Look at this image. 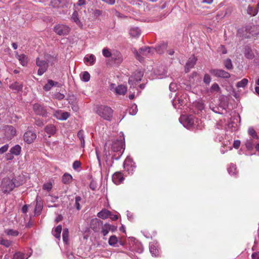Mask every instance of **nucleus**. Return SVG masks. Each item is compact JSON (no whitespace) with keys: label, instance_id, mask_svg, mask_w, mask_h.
Returning a JSON list of instances; mask_svg holds the SVG:
<instances>
[{"label":"nucleus","instance_id":"58836bf2","mask_svg":"<svg viewBox=\"0 0 259 259\" xmlns=\"http://www.w3.org/2000/svg\"><path fill=\"white\" fill-rule=\"evenodd\" d=\"M228 171L230 175L232 176L236 175L237 174L236 165L231 163L229 167L228 168Z\"/></svg>","mask_w":259,"mask_h":259},{"label":"nucleus","instance_id":"49530a36","mask_svg":"<svg viewBox=\"0 0 259 259\" xmlns=\"http://www.w3.org/2000/svg\"><path fill=\"white\" fill-rule=\"evenodd\" d=\"M248 81L246 78H243L241 81H239L237 83V88H244L245 87L248 83Z\"/></svg>","mask_w":259,"mask_h":259},{"label":"nucleus","instance_id":"2f4dec72","mask_svg":"<svg viewBox=\"0 0 259 259\" xmlns=\"http://www.w3.org/2000/svg\"><path fill=\"white\" fill-rule=\"evenodd\" d=\"M72 177L71 175L65 173L62 177V182L65 184H68L71 183Z\"/></svg>","mask_w":259,"mask_h":259},{"label":"nucleus","instance_id":"aec40b11","mask_svg":"<svg viewBox=\"0 0 259 259\" xmlns=\"http://www.w3.org/2000/svg\"><path fill=\"white\" fill-rule=\"evenodd\" d=\"M141 33V29L138 27H133L129 30V33L131 37L134 38L138 37Z\"/></svg>","mask_w":259,"mask_h":259},{"label":"nucleus","instance_id":"c03bdc74","mask_svg":"<svg viewBox=\"0 0 259 259\" xmlns=\"http://www.w3.org/2000/svg\"><path fill=\"white\" fill-rule=\"evenodd\" d=\"M101 224H102V222L97 218H95L91 220V226L93 229H95V227L94 226V225L99 226Z\"/></svg>","mask_w":259,"mask_h":259},{"label":"nucleus","instance_id":"72a5a7b5","mask_svg":"<svg viewBox=\"0 0 259 259\" xmlns=\"http://www.w3.org/2000/svg\"><path fill=\"white\" fill-rule=\"evenodd\" d=\"M77 137L80 140L81 147L82 148H84L85 146L84 132L82 130L79 131V132L77 133Z\"/></svg>","mask_w":259,"mask_h":259},{"label":"nucleus","instance_id":"cd10ccee","mask_svg":"<svg viewBox=\"0 0 259 259\" xmlns=\"http://www.w3.org/2000/svg\"><path fill=\"white\" fill-rule=\"evenodd\" d=\"M149 250L152 255L156 256L157 255H158V250L157 249L156 243H154V242L150 243Z\"/></svg>","mask_w":259,"mask_h":259},{"label":"nucleus","instance_id":"dca6fc26","mask_svg":"<svg viewBox=\"0 0 259 259\" xmlns=\"http://www.w3.org/2000/svg\"><path fill=\"white\" fill-rule=\"evenodd\" d=\"M5 135L8 139H12L16 134V129L12 125H7L5 127Z\"/></svg>","mask_w":259,"mask_h":259},{"label":"nucleus","instance_id":"864d4df0","mask_svg":"<svg viewBox=\"0 0 259 259\" xmlns=\"http://www.w3.org/2000/svg\"><path fill=\"white\" fill-rule=\"evenodd\" d=\"M224 65L227 69H231L232 68V61L230 59H227L224 61Z\"/></svg>","mask_w":259,"mask_h":259},{"label":"nucleus","instance_id":"c756f323","mask_svg":"<svg viewBox=\"0 0 259 259\" xmlns=\"http://www.w3.org/2000/svg\"><path fill=\"white\" fill-rule=\"evenodd\" d=\"M17 58L21 64L25 66L27 64L28 60L27 57L24 54L18 55L17 56Z\"/></svg>","mask_w":259,"mask_h":259},{"label":"nucleus","instance_id":"7c9ffc66","mask_svg":"<svg viewBox=\"0 0 259 259\" xmlns=\"http://www.w3.org/2000/svg\"><path fill=\"white\" fill-rule=\"evenodd\" d=\"M21 151V147L19 145H16L11 148L10 152L12 153L13 155L18 156L19 155Z\"/></svg>","mask_w":259,"mask_h":259},{"label":"nucleus","instance_id":"37998d69","mask_svg":"<svg viewBox=\"0 0 259 259\" xmlns=\"http://www.w3.org/2000/svg\"><path fill=\"white\" fill-rule=\"evenodd\" d=\"M138 111L137 106L134 104H132L128 109V112L130 115H135L136 114Z\"/></svg>","mask_w":259,"mask_h":259},{"label":"nucleus","instance_id":"a19ab883","mask_svg":"<svg viewBox=\"0 0 259 259\" xmlns=\"http://www.w3.org/2000/svg\"><path fill=\"white\" fill-rule=\"evenodd\" d=\"M5 232L6 234L9 236L15 237L19 235V232L16 230L6 229Z\"/></svg>","mask_w":259,"mask_h":259},{"label":"nucleus","instance_id":"09e8293b","mask_svg":"<svg viewBox=\"0 0 259 259\" xmlns=\"http://www.w3.org/2000/svg\"><path fill=\"white\" fill-rule=\"evenodd\" d=\"M68 234H69L68 229L67 228L64 229L63 231L62 237H63V240L64 242H65V243H67L68 241Z\"/></svg>","mask_w":259,"mask_h":259},{"label":"nucleus","instance_id":"4be33fe9","mask_svg":"<svg viewBox=\"0 0 259 259\" xmlns=\"http://www.w3.org/2000/svg\"><path fill=\"white\" fill-rule=\"evenodd\" d=\"M96 57L93 54L86 55L84 58V62L86 64H89L90 65H93L96 62Z\"/></svg>","mask_w":259,"mask_h":259},{"label":"nucleus","instance_id":"680f3d73","mask_svg":"<svg viewBox=\"0 0 259 259\" xmlns=\"http://www.w3.org/2000/svg\"><path fill=\"white\" fill-rule=\"evenodd\" d=\"M218 51L223 54H226L227 53V50L224 47V46L222 45H221V47L219 48Z\"/></svg>","mask_w":259,"mask_h":259},{"label":"nucleus","instance_id":"f8f14e48","mask_svg":"<svg viewBox=\"0 0 259 259\" xmlns=\"http://www.w3.org/2000/svg\"><path fill=\"white\" fill-rule=\"evenodd\" d=\"M36 138V134L31 131L26 132L23 136L24 141L27 144L33 143Z\"/></svg>","mask_w":259,"mask_h":259},{"label":"nucleus","instance_id":"13d9d810","mask_svg":"<svg viewBox=\"0 0 259 259\" xmlns=\"http://www.w3.org/2000/svg\"><path fill=\"white\" fill-rule=\"evenodd\" d=\"M9 148V145L6 144L0 148V154H3L5 153Z\"/></svg>","mask_w":259,"mask_h":259},{"label":"nucleus","instance_id":"4c0bfd02","mask_svg":"<svg viewBox=\"0 0 259 259\" xmlns=\"http://www.w3.org/2000/svg\"><path fill=\"white\" fill-rule=\"evenodd\" d=\"M247 13L251 16H255L258 13V9L257 8H254L250 6H249L248 7L247 10Z\"/></svg>","mask_w":259,"mask_h":259},{"label":"nucleus","instance_id":"a878e982","mask_svg":"<svg viewBox=\"0 0 259 259\" xmlns=\"http://www.w3.org/2000/svg\"><path fill=\"white\" fill-rule=\"evenodd\" d=\"M110 215H111V211L106 209H102L97 214V216L103 220L109 218Z\"/></svg>","mask_w":259,"mask_h":259},{"label":"nucleus","instance_id":"774afa93","mask_svg":"<svg viewBox=\"0 0 259 259\" xmlns=\"http://www.w3.org/2000/svg\"><path fill=\"white\" fill-rule=\"evenodd\" d=\"M12 153H11V152L10 153H8L7 154H6V158L7 160H12L14 158V156L12 155Z\"/></svg>","mask_w":259,"mask_h":259},{"label":"nucleus","instance_id":"c9c22d12","mask_svg":"<svg viewBox=\"0 0 259 259\" xmlns=\"http://www.w3.org/2000/svg\"><path fill=\"white\" fill-rule=\"evenodd\" d=\"M118 242L117 237L115 235H112L109 239L108 243L110 246H116Z\"/></svg>","mask_w":259,"mask_h":259},{"label":"nucleus","instance_id":"9b49d317","mask_svg":"<svg viewBox=\"0 0 259 259\" xmlns=\"http://www.w3.org/2000/svg\"><path fill=\"white\" fill-rule=\"evenodd\" d=\"M209 73L217 77L228 78L230 77V74L223 69H211Z\"/></svg>","mask_w":259,"mask_h":259},{"label":"nucleus","instance_id":"b1692460","mask_svg":"<svg viewBox=\"0 0 259 259\" xmlns=\"http://www.w3.org/2000/svg\"><path fill=\"white\" fill-rule=\"evenodd\" d=\"M45 131L49 135V137H50L56 133V129L54 125L49 124L46 126Z\"/></svg>","mask_w":259,"mask_h":259},{"label":"nucleus","instance_id":"ea45409f","mask_svg":"<svg viewBox=\"0 0 259 259\" xmlns=\"http://www.w3.org/2000/svg\"><path fill=\"white\" fill-rule=\"evenodd\" d=\"M110 227L109 224H105L102 226L101 233L103 236H106L109 231H110Z\"/></svg>","mask_w":259,"mask_h":259},{"label":"nucleus","instance_id":"e433bc0d","mask_svg":"<svg viewBox=\"0 0 259 259\" xmlns=\"http://www.w3.org/2000/svg\"><path fill=\"white\" fill-rule=\"evenodd\" d=\"M245 146L246 148L248 150H251L253 149L254 145V141L251 138L247 139L245 143Z\"/></svg>","mask_w":259,"mask_h":259},{"label":"nucleus","instance_id":"412c9836","mask_svg":"<svg viewBox=\"0 0 259 259\" xmlns=\"http://www.w3.org/2000/svg\"><path fill=\"white\" fill-rule=\"evenodd\" d=\"M196 62V58L194 56L190 57L188 60L186 66L185 70L186 72H188L190 69L193 68Z\"/></svg>","mask_w":259,"mask_h":259},{"label":"nucleus","instance_id":"338daca9","mask_svg":"<svg viewBox=\"0 0 259 259\" xmlns=\"http://www.w3.org/2000/svg\"><path fill=\"white\" fill-rule=\"evenodd\" d=\"M35 124L39 126H41L44 124V123L42 120L40 119H36L35 120Z\"/></svg>","mask_w":259,"mask_h":259},{"label":"nucleus","instance_id":"0eeeda50","mask_svg":"<svg viewBox=\"0 0 259 259\" xmlns=\"http://www.w3.org/2000/svg\"><path fill=\"white\" fill-rule=\"evenodd\" d=\"M109 89L112 92L118 95H124L127 92L126 87L122 84L116 86L115 83H111Z\"/></svg>","mask_w":259,"mask_h":259},{"label":"nucleus","instance_id":"5fc2aeb1","mask_svg":"<svg viewBox=\"0 0 259 259\" xmlns=\"http://www.w3.org/2000/svg\"><path fill=\"white\" fill-rule=\"evenodd\" d=\"M81 200V198L80 196H76L75 197V201L74 206L77 210H79L81 208L80 203H79Z\"/></svg>","mask_w":259,"mask_h":259},{"label":"nucleus","instance_id":"9d476101","mask_svg":"<svg viewBox=\"0 0 259 259\" xmlns=\"http://www.w3.org/2000/svg\"><path fill=\"white\" fill-rule=\"evenodd\" d=\"M36 65L39 67L37 74L39 75H42L47 70L48 67V63L45 60L40 59L37 58L36 59Z\"/></svg>","mask_w":259,"mask_h":259},{"label":"nucleus","instance_id":"20e7f679","mask_svg":"<svg viewBox=\"0 0 259 259\" xmlns=\"http://www.w3.org/2000/svg\"><path fill=\"white\" fill-rule=\"evenodd\" d=\"M156 52L155 49L152 47H144L140 48L139 51L136 50L134 51V53L137 59L140 62L143 61V56L150 57L152 55Z\"/></svg>","mask_w":259,"mask_h":259},{"label":"nucleus","instance_id":"423d86ee","mask_svg":"<svg viewBox=\"0 0 259 259\" xmlns=\"http://www.w3.org/2000/svg\"><path fill=\"white\" fill-rule=\"evenodd\" d=\"M143 76V73L142 71H137L131 76L128 79V83L130 85V88H134L137 83L140 81Z\"/></svg>","mask_w":259,"mask_h":259},{"label":"nucleus","instance_id":"a211bd4d","mask_svg":"<svg viewBox=\"0 0 259 259\" xmlns=\"http://www.w3.org/2000/svg\"><path fill=\"white\" fill-rule=\"evenodd\" d=\"M124 180L122 174L120 172H116L112 176V181L116 185H119Z\"/></svg>","mask_w":259,"mask_h":259},{"label":"nucleus","instance_id":"052dcab7","mask_svg":"<svg viewBox=\"0 0 259 259\" xmlns=\"http://www.w3.org/2000/svg\"><path fill=\"white\" fill-rule=\"evenodd\" d=\"M65 97V96L61 93H58L55 95V98L59 100H62Z\"/></svg>","mask_w":259,"mask_h":259},{"label":"nucleus","instance_id":"6e6552de","mask_svg":"<svg viewBox=\"0 0 259 259\" xmlns=\"http://www.w3.org/2000/svg\"><path fill=\"white\" fill-rule=\"evenodd\" d=\"M54 31L59 35H66L70 31L69 26L64 24H57L54 28Z\"/></svg>","mask_w":259,"mask_h":259},{"label":"nucleus","instance_id":"6ab92c4d","mask_svg":"<svg viewBox=\"0 0 259 259\" xmlns=\"http://www.w3.org/2000/svg\"><path fill=\"white\" fill-rule=\"evenodd\" d=\"M185 104V100L183 98H176L172 100V105L175 108H180Z\"/></svg>","mask_w":259,"mask_h":259},{"label":"nucleus","instance_id":"6e6d98bb","mask_svg":"<svg viewBox=\"0 0 259 259\" xmlns=\"http://www.w3.org/2000/svg\"><path fill=\"white\" fill-rule=\"evenodd\" d=\"M42 188L45 190H47V191H50L52 188V185L51 183H48L44 184Z\"/></svg>","mask_w":259,"mask_h":259},{"label":"nucleus","instance_id":"f3484780","mask_svg":"<svg viewBox=\"0 0 259 259\" xmlns=\"http://www.w3.org/2000/svg\"><path fill=\"white\" fill-rule=\"evenodd\" d=\"M132 239L134 240V244L131 247V250L139 253H142L143 251V247L142 244L134 238H132Z\"/></svg>","mask_w":259,"mask_h":259},{"label":"nucleus","instance_id":"393cba45","mask_svg":"<svg viewBox=\"0 0 259 259\" xmlns=\"http://www.w3.org/2000/svg\"><path fill=\"white\" fill-rule=\"evenodd\" d=\"M32 254V251H31L29 254L25 256V254L21 252H16L12 258V259H27Z\"/></svg>","mask_w":259,"mask_h":259},{"label":"nucleus","instance_id":"39448f33","mask_svg":"<svg viewBox=\"0 0 259 259\" xmlns=\"http://www.w3.org/2000/svg\"><path fill=\"white\" fill-rule=\"evenodd\" d=\"M97 113L104 119L110 121L112 117L113 110L108 106H100L98 107Z\"/></svg>","mask_w":259,"mask_h":259},{"label":"nucleus","instance_id":"8fccbe9b","mask_svg":"<svg viewBox=\"0 0 259 259\" xmlns=\"http://www.w3.org/2000/svg\"><path fill=\"white\" fill-rule=\"evenodd\" d=\"M103 55L106 58L111 57L112 54L108 48H105L102 50Z\"/></svg>","mask_w":259,"mask_h":259},{"label":"nucleus","instance_id":"a18cd8bd","mask_svg":"<svg viewBox=\"0 0 259 259\" xmlns=\"http://www.w3.org/2000/svg\"><path fill=\"white\" fill-rule=\"evenodd\" d=\"M220 90V88L218 83H214L211 86L209 92L211 93L214 92H219Z\"/></svg>","mask_w":259,"mask_h":259},{"label":"nucleus","instance_id":"0e129e2a","mask_svg":"<svg viewBox=\"0 0 259 259\" xmlns=\"http://www.w3.org/2000/svg\"><path fill=\"white\" fill-rule=\"evenodd\" d=\"M102 14V12L99 10H96L94 11L93 14L94 17H97L100 16Z\"/></svg>","mask_w":259,"mask_h":259},{"label":"nucleus","instance_id":"e2e57ef3","mask_svg":"<svg viewBox=\"0 0 259 259\" xmlns=\"http://www.w3.org/2000/svg\"><path fill=\"white\" fill-rule=\"evenodd\" d=\"M240 145V141L239 140H235L233 143V147L235 149H238Z\"/></svg>","mask_w":259,"mask_h":259},{"label":"nucleus","instance_id":"bf43d9fd","mask_svg":"<svg viewBox=\"0 0 259 259\" xmlns=\"http://www.w3.org/2000/svg\"><path fill=\"white\" fill-rule=\"evenodd\" d=\"M169 88L171 91L175 92L178 89V85L175 83L172 82L169 84Z\"/></svg>","mask_w":259,"mask_h":259},{"label":"nucleus","instance_id":"5701e85b","mask_svg":"<svg viewBox=\"0 0 259 259\" xmlns=\"http://www.w3.org/2000/svg\"><path fill=\"white\" fill-rule=\"evenodd\" d=\"M112 59L114 60L117 63H120L122 61V57L121 53L118 51L112 52L111 57Z\"/></svg>","mask_w":259,"mask_h":259},{"label":"nucleus","instance_id":"ddd939ff","mask_svg":"<svg viewBox=\"0 0 259 259\" xmlns=\"http://www.w3.org/2000/svg\"><path fill=\"white\" fill-rule=\"evenodd\" d=\"M54 116L59 120H65L70 117V114L68 112L58 110L54 112Z\"/></svg>","mask_w":259,"mask_h":259},{"label":"nucleus","instance_id":"3c124183","mask_svg":"<svg viewBox=\"0 0 259 259\" xmlns=\"http://www.w3.org/2000/svg\"><path fill=\"white\" fill-rule=\"evenodd\" d=\"M81 79L85 82L89 81L90 79V75L89 73L87 71L83 72L81 76Z\"/></svg>","mask_w":259,"mask_h":259},{"label":"nucleus","instance_id":"7ed1b4c3","mask_svg":"<svg viewBox=\"0 0 259 259\" xmlns=\"http://www.w3.org/2000/svg\"><path fill=\"white\" fill-rule=\"evenodd\" d=\"M180 122L187 128L198 126V119L193 115H182L179 118Z\"/></svg>","mask_w":259,"mask_h":259},{"label":"nucleus","instance_id":"de8ad7c7","mask_svg":"<svg viewBox=\"0 0 259 259\" xmlns=\"http://www.w3.org/2000/svg\"><path fill=\"white\" fill-rule=\"evenodd\" d=\"M0 244L4 245L6 247H9L11 244V241L0 238Z\"/></svg>","mask_w":259,"mask_h":259},{"label":"nucleus","instance_id":"1a4fd4ad","mask_svg":"<svg viewBox=\"0 0 259 259\" xmlns=\"http://www.w3.org/2000/svg\"><path fill=\"white\" fill-rule=\"evenodd\" d=\"M123 167L128 174H133L136 167L135 163L130 156H127L123 163Z\"/></svg>","mask_w":259,"mask_h":259},{"label":"nucleus","instance_id":"79ce46f5","mask_svg":"<svg viewBox=\"0 0 259 259\" xmlns=\"http://www.w3.org/2000/svg\"><path fill=\"white\" fill-rule=\"evenodd\" d=\"M248 134L253 138L255 139H258V137L252 127H249L248 129Z\"/></svg>","mask_w":259,"mask_h":259},{"label":"nucleus","instance_id":"f704fd0d","mask_svg":"<svg viewBox=\"0 0 259 259\" xmlns=\"http://www.w3.org/2000/svg\"><path fill=\"white\" fill-rule=\"evenodd\" d=\"M10 87L12 90L18 92L22 90L23 86L21 84L17 82H15L14 83H12Z\"/></svg>","mask_w":259,"mask_h":259},{"label":"nucleus","instance_id":"69168bd1","mask_svg":"<svg viewBox=\"0 0 259 259\" xmlns=\"http://www.w3.org/2000/svg\"><path fill=\"white\" fill-rule=\"evenodd\" d=\"M252 259H259V252H253L251 255Z\"/></svg>","mask_w":259,"mask_h":259},{"label":"nucleus","instance_id":"c85d7f7f","mask_svg":"<svg viewBox=\"0 0 259 259\" xmlns=\"http://www.w3.org/2000/svg\"><path fill=\"white\" fill-rule=\"evenodd\" d=\"M78 12L76 11H74L72 15L71 19L72 21L76 23V24L79 27L82 26V24L79 20L78 17Z\"/></svg>","mask_w":259,"mask_h":259},{"label":"nucleus","instance_id":"4d7b16f0","mask_svg":"<svg viewBox=\"0 0 259 259\" xmlns=\"http://www.w3.org/2000/svg\"><path fill=\"white\" fill-rule=\"evenodd\" d=\"M80 165H81V163H80V161H78V160H76L73 163V165H72L73 168L74 170H78V169L79 168H80Z\"/></svg>","mask_w":259,"mask_h":259},{"label":"nucleus","instance_id":"2eb2a0df","mask_svg":"<svg viewBox=\"0 0 259 259\" xmlns=\"http://www.w3.org/2000/svg\"><path fill=\"white\" fill-rule=\"evenodd\" d=\"M33 110L38 115L46 117L47 115L46 109L38 103L33 105Z\"/></svg>","mask_w":259,"mask_h":259},{"label":"nucleus","instance_id":"f257e3e1","mask_svg":"<svg viewBox=\"0 0 259 259\" xmlns=\"http://www.w3.org/2000/svg\"><path fill=\"white\" fill-rule=\"evenodd\" d=\"M125 149L124 137L122 132L120 133V139L107 142L104 146V153L107 158L111 156L113 159L118 160Z\"/></svg>","mask_w":259,"mask_h":259},{"label":"nucleus","instance_id":"603ef678","mask_svg":"<svg viewBox=\"0 0 259 259\" xmlns=\"http://www.w3.org/2000/svg\"><path fill=\"white\" fill-rule=\"evenodd\" d=\"M211 81V78L209 74H205L203 78V82L207 85L209 84Z\"/></svg>","mask_w":259,"mask_h":259},{"label":"nucleus","instance_id":"f03ea898","mask_svg":"<svg viewBox=\"0 0 259 259\" xmlns=\"http://www.w3.org/2000/svg\"><path fill=\"white\" fill-rule=\"evenodd\" d=\"M23 181L20 177L11 180L8 178H4L2 182L1 189L3 192L6 193L12 191L15 187L22 185Z\"/></svg>","mask_w":259,"mask_h":259},{"label":"nucleus","instance_id":"473e14b6","mask_svg":"<svg viewBox=\"0 0 259 259\" xmlns=\"http://www.w3.org/2000/svg\"><path fill=\"white\" fill-rule=\"evenodd\" d=\"M62 231V226L58 225L55 229L52 231L53 235L57 239H60L61 236V233Z\"/></svg>","mask_w":259,"mask_h":259},{"label":"nucleus","instance_id":"bb28decb","mask_svg":"<svg viewBox=\"0 0 259 259\" xmlns=\"http://www.w3.org/2000/svg\"><path fill=\"white\" fill-rule=\"evenodd\" d=\"M58 84V82H56L51 79H49L48 80L47 83L44 86L43 89L45 91H49L52 89V87L57 86Z\"/></svg>","mask_w":259,"mask_h":259},{"label":"nucleus","instance_id":"4468645a","mask_svg":"<svg viewBox=\"0 0 259 259\" xmlns=\"http://www.w3.org/2000/svg\"><path fill=\"white\" fill-rule=\"evenodd\" d=\"M245 30L249 35H246L247 37H250L251 36H254L259 34V25L257 26H247Z\"/></svg>","mask_w":259,"mask_h":259}]
</instances>
